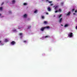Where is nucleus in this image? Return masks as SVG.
<instances>
[{
    "instance_id": "1",
    "label": "nucleus",
    "mask_w": 77,
    "mask_h": 77,
    "mask_svg": "<svg viewBox=\"0 0 77 77\" xmlns=\"http://www.w3.org/2000/svg\"><path fill=\"white\" fill-rule=\"evenodd\" d=\"M68 35L69 36V37H72V36H73V34L72 32L69 33Z\"/></svg>"
},
{
    "instance_id": "2",
    "label": "nucleus",
    "mask_w": 77,
    "mask_h": 77,
    "mask_svg": "<svg viewBox=\"0 0 77 77\" xmlns=\"http://www.w3.org/2000/svg\"><path fill=\"white\" fill-rule=\"evenodd\" d=\"M15 44H16V43L14 41H13L11 43V44L12 45H14Z\"/></svg>"
},
{
    "instance_id": "3",
    "label": "nucleus",
    "mask_w": 77,
    "mask_h": 77,
    "mask_svg": "<svg viewBox=\"0 0 77 77\" xmlns=\"http://www.w3.org/2000/svg\"><path fill=\"white\" fill-rule=\"evenodd\" d=\"M59 6L58 5H55L53 7V8H54L55 10H56L57 8H58Z\"/></svg>"
},
{
    "instance_id": "4",
    "label": "nucleus",
    "mask_w": 77,
    "mask_h": 77,
    "mask_svg": "<svg viewBox=\"0 0 77 77\" xmlns=\"http://www.w3.org/2000/svg\"><path fill=\"white\" fill-rule=\"evenodd\" d=\"M45 29V27H42L40 29V30H41V31H44V30Z\"/></svg>"
},
{
    "instance_id": "5",
    "label": "nucleus",
    "mask_w": 77,
    "mask_h": 77,
    "mask_svg": "<svg viewBox=\"0 0 77 77\" xmlns=\"http://www.w3.org/2000/svg\"><path fill=\"white\" fill-rule=\"evenodd\" d=\"M45 29H50V26H48L45 27Z\"/></svg>"
},
{
    "instance_id": "6",
    "label": "nucleus",
    "mask_w": 77,
    "mask_h": 77,
    "mask_svg": "<svg viewBox=\"0 0 77 77\" xmlns=\"http://www.w3.org/2000/svg\"><path fill=\"white\" fill-rule=\"evenodd\" d=\"M70 14H71V12L69 11L67 14H66V16L69 15Z\"/></svg>"
},
{
    "instance_id": "7",
    "label": "nucleus",
    "mask_w": 77,
    "mask_h": 77,
    "mask_svg": "<svg viewBox=\"0 0 77 77\" xmlns=\"http://www.w3.org/2000/svg\"><path fill=\"white\" fill-rule=\"evenodd\" d=\"M12 4H14V3H15V1L13 0L12 1Z\"/></svg>"
},
{
    "instance_id": "8",
    "label": "nucleus",
    "mask_w": 77,
    "mask_h": 77,
    "mask_svg": "<svg viewBox=\"0 0 77 77\" xmlns=\"http://www.w3.org/2000/svg\"><path fill=\"white\" fill-rule=\"evenodd\" d=\"M48 11H51V8H50V7H48Z\"/></svg>"
},
{
    "instance_id": "9",
    "label": "nucleus",
    "mask_w": 77,
    "mask_h": 77,
    "mask_svg": "<svg viewBox=\"0 0 77 77\" xmlns=\"http://www.w3.org/2000/svg\"><path fill=\"white\" fill-rule=\"evenodd\" d=\"M8 41H9V40H8V39L6 38L5 39V42H8Z\"/></svg>"
},
{
    "instance_id": "10",
    "label": "nucleus",
    "mask_w": 77,
    "mask_h": 77,
    "mask_svg": "<svg viewBox=\"0 0 77 77\" xmlns=\"http://www.w3.org/2000/svg\"><path fill=\"white\" fill-rule=\"evenodd\" d=\"M62 18H61V19H60L59 21V23H61V22H62Z\"/></svg>"
},
{
    "instance_id": "11",
    "label": "nucleus",
    "mask_w": 77,
    "mask_h": 77,
    "mask_svg": "<svg viewBox=\"0 0 77 77\" xmlns=\"http://www.w3.org/2000/svg\"><path fill=\"white\" fill-rule=\"evenodd\" d=\"M38 12V10H35V11H34V13L35 14H36Z\"/></svg>"
},
{
    "instance_id": "12",
    "label": "nucleus",
    "mask_w": 77,
    "mask_h": 77,
    "mask_svg": "<svg viewBox=\"0 0 77 77\" xmlns=\"http://www.w3.org/2000/svg\"><path fill=\"white\" fill-rule=\"evenodd\" d=\"M65 27H68V24H66L64 26Z\"/></svg>"
},
{
    "instance_id": "13",
    "label": "nucleus",
    "mask_w": 77,
    "mask_h": 77,
    "mask_svg": "<svg viewBox=\"0 0 77 77\" xmlns=\"http://www.w3.org/2000/svg\"><path fill=\"white\" fill-rule=\"evenodd\" d=\"M27 16V14H25V15H23V17H24V18H26V17Z\"/></svg>"
},
{
    "instance_id": "14",
    "label": "nucleus",
    "mask_w": 77,
    "mask_h": 77,
    "mask_svg": "<svg viewBox=\"0 0 77 77\" xmlns=\"http://www.w3.org/2000/svg\"><path fill=\"white\" fill-rule=\"evenodd\" d=\"M31 28V26H28L27 29H30Z\"/></svg>"
},
{
    "instance_id": "15",
    "label": "nucleus",
    "mask_w": 77,
    "mask_h": 77,
    "mask_svg": "<svg viewBox=\"0 0 77 77\" xmlns=\"http://www.w3.org/2000/svg\"><path fill=\"white\" fill-rule=\"evenodd\" d=\"M44 24H47V22L46 21H45L44 22Z\"/></svg>"
},
{
    "instance_id": "16",
    "label": "nucleus",
    "mask_w": 77,
    "mask_h": 77,
    "mask_svg": "<svg viewBox=\"0 0 77 77\" xmlns=\"http://www.w3.org/2000/svg\"><path fill=\"white\" fill-rule=\"evenodd\" d=\"M23 5L24 6L27 5V3H24Z\"/></svg>"
},
{
    "instance_id": "17",
    "label": "nucleus",
    "mask_w": 77,
    "mask_h": 77,
    "mask_svg": "<svg viewBox=\"0 0 77 77\" xmlns=\"http://www.w3.org/2000/svg\"><path fill=\"white\" fill-rule=\"evenodd\" d=\"M62 15L61 14L60 15V16L59 17V18H60V17H61L62 16Z\"/></svg>"
},
{
    "instance_id": "18",
    "label": "nucleus",
    "mask_w": 77,
    "mask_h": 77,
    "mask_svg": "<svg viewBox=\"0 0 77 77\" xmlns=\"http://www.w3.org/2000/svg\"><path fill=\"white\" fill-rule=\"evenodd\" d=\"M63 3H64L63 2H61L60 4L61 5V6H62L63 5Z\"/></svg>"
},
{
    "instance_id": "19",
    "label": "nucleus",
    "mask_w": 77,
    "mask_h": 77,
    "mask_svg": "<svg viewBox=\"0 0 77 77\" xmlns=\"http://www.w3.org/2000/svg\"><path fill=\"white\" fill-rule=\"evenodd\" d=\"M0 9L1 11H2V9H3V8L2 7H1L0 8Z\"/></svg>"
},
{
    "instance_id": "20",
    "label": "nucleus",
    "mask_w": 77,
    "mask_h": 77,
    "mask_svg": "<svg viewBox=\"0 0 77 77\" xmlns=\"http://www.w3.org/2000/svg\"><path fill=\"white\" fill-rule=\"evenodd\" d=\"M42 19H44V18H45L44 16H42Z\"/></svg>"
},
{
    "instance_id": "21",
    "label": "nucleus",
    "mask_w": 77,
    "mask_h": 77,
    "mask_svg": "<svg viewBox=\"0 0 77 77\" xmlns=\"http://www.w3.org/2000/svg\"><path fill=\"white\" fill-rule=\"evenodd\" d=\"M59 12H61V11H62V10H61V9H59Z\"/></svg>"
},
{
    "instance_id": "22",
    "label": "nucleus",
    "mask_w": 77,
    "mask_h": 77,
    "mask_svg": "<svg viewBox=\"0 0 77 77\" xmlns=\"http://www.w3.org/2000/svg\"><path fill=\"white\" fill-rule=\"evenodd\" d=\"M19 35L20 36H22V35H23V33H19Z\"/></svg>"
},
{
    "instance_id": "23",
    "label": "nucleus",
    "mask_w": 77,
    "mask_h": 77,
    "mask_svg": "<svg viewBox=\"0 0 77 77\" xmlns=\"http://www.w3.org/2000/svg\"><path fill=\"white\" fill-rule=\"evenodd\" d=\"M59 12V11H55V13H57V12Z\"/></svg>"
},
{
    "instance_id": "24",
    "label": "nucleus",
    "mask_w": 77,
    "mask_h": 77,
    "mask_svg": "<svg viewBox=\"0 0 77 77\" xmlns=\"http://www.w3.org/2000/svg\"><path fill=\"white\" fill-rule=\"evenodd\" d=\"M9 14H12V12L11 11H9Z\"/></svg>"
},
{
    "instance_id": "25",
    "label": "nucleus",
    "mask_w": 77,
    "mask_h": 77,
    "mask_svg": "<svg viewBox=\"0 0 77 77\" xmlns=\"http://www.w3.org/2000/svg\"><path fill=\"white\" fill-rule=\"evenodd\" d=\"M52 2H53L52 1H48V3H52Z\"/></svg>"
},
{
    "instance_id": "26",
    "label": "nucleus",
    "mask_w": 77,
    "mask_h": 77,
    "mask_svg": "<svg viewBox=\"0 0 77 77\" xmlns=\"http://www.w3.org/2000/svg\"><path fill=\"white\" fill-rule=\"evenodd\" d=\"M45 38H48V36H45Z\"/></svg>"
},
{
    "instance_id": "27",
    "label": "nucleus",
    "mask_w": 77,
    "mask_h": 77,
    "mask_svg": "<svg viewBox=\"0 0 77 77\" xmlns=\"http://www.w3.org/2000/svg\"><path fill=\"white\" fill-rule=\"evenodd\" d=\"M13 32H16L17 31V29H14L13 30Z\"/></svg>"
},
{
    "instance_id": "28",
    "label": "nucleus",
    "mask_w": 77,
    "mask_h": 77,
    "mask_svg": "<svg viewBox=\"0 0 77 77\" xmlns=\"http://www.w3.org/2000/svg\"><path fill=\"white\" fill-rule=\"evenodd\" d=\"M23 42L26 43L27 42V41H26V40H25L23 41Z\"/></svg>"
},
{
    "instance_id": "29",
    "label": "nucleus",
    "mask_w": 77,
    "mask_h": 77,
    "mask_svg": "<svg viewBox=\"0 0 77 77\" xmlns=\"http://www.w3.org/2000/svg\"><path fill=\"white\" fill-rule=\"evenodd\" d=\"M4 4V2H2V4L1 5V6H2V5H3Z\"/></svg>"
},
{
    "instance_id": "30",
    "label": "nucleus",
    "mask_w": 77,
    "mask_h": 77,
    "mask_svg": "<svg viewBox=\"0 0 77 77\" xmlns=\"http://www.w3.org/2000/svg\"><path fill=\"white\" fill-rule=\"evenodd\" d=\"M75 10V9H73L72 10V12H74V11Z\"/></svg>"
},
{
    "instance_id": "31",
    "label": "nucleus",
    "mask_w": 77,
    "mask_h": 77,
    "mask_svg": "<svg viewBox=\"0 0 77 77\" xmlns=\"http://www.w3.org/2000/svg\"><path fill=\"white\" fill-rule=\"evenodd\" d=\"M54 4H52L50 5V6H53L54 5Z\"/></svg>"
},
{
    "instance_id": "32",
    "label": "nucleus",
    "mask_w": 77,
    "mask_h": 77,
    "mask_svg": "<svg viewBox=\"0 0 77 77\" xmlns=\"http://www.w3.org/2000/svg\"><path fill=\"white\" fill-rule=\"evenodd\" d=\"M77 10H75V13H77Z\"/></svg>"
},
{
    "instance_id": "33",
    "label": "nucleus",
    "mask_w": 77,
    "mask_h": 77,
    "mask_svg": "<svg viewBox=\"0 0 77 77\" xmlns=\"http://www.w3.org/2000/svg\"><path fill=\"white\" fill-rule=\"evenodd\" d=\"M75 28H76V29H77V26H76Z\"/></svg>"
},
{
    "instance_id": "34",
    "label": "nucleus",
    "mask_w": 77,
    "mask_h": 77,
    "mask_svg": "<svg viewBox=\"0 0 77 77\" xmlns=\"http://www.w3.org/2000/svg\"><path fill=\"white\" fill-rule=\"evenodd\" d=\"M46 14H47V15H48V13H46Z\"/></svg>"
},
{
    "instance_id": "35",
    "label": "nucleus",
    "mask_w": 77,
    "mask_h": 77,
    "mask_svg": "<svg viewBox=\"0 0 77 77\" xmlns=\"http://www.w3.org/2000/svg\"><path fill=\"white\" fill-rule=\"evenodd\" d=\"M73 15H75V13H73Z\"/></svg>"
},
{
    "instance_id": "36",
    "label": "nucleus",
    "mask_w": 77,
    "mask_h": 77,
    "mask_svg": "<svg viewBox=\"0 0 77 77\" xmlns=\"http://www.w3.org/2000/svg\"><path fill=\"white\" fill-rule=\"evenodd\" d=\"M1 44L2 45H3V44H2V43Z\"/></svg>"
},
{
    "instance_id": "37",
    "label": "nucleus",
    "mask_w": 77,
    "mask_h": 77,
    "mask_svg": "<svg viewBox=\"0 0 77 77\" xmlns=\"http://www.w3.org/2000/svg\"><path fill=\"white\" fill-rule=\"evenodd\" d=\"M1 15H2L0 14V16H1Z\"/></svg>"
},
{
    "instance_id": "38",
    "label": "nucleus",
    "mask_w": 77,
    "mask_h": 77,
    "mask_svg": "<svg viewBox=\"0 0 77 77\" xmlns=\"http://www.w3.org/2000/svg\"><path fill=\"white\" fill-rule=\"evenodd\" d=\"M1 42H2L1 41H0V43H1Z\"/></svg>"
}]
</instances>
